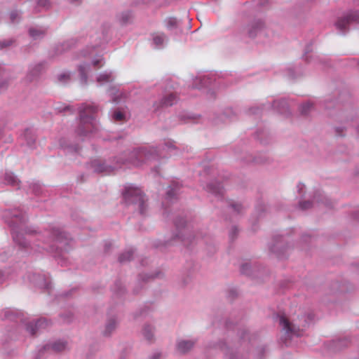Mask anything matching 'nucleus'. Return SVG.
I'll return each instance as SVG.
<instances>
[{
  "label": "nucleus",
  "mask_w": 359,
  "mask_h": 359,
  "mask_svg": "<svg viewBox=\"0 0 359 359\" xmlns=\"http://www.w3.org/2000/svg\"><path fill=\"white\" fill-rule=\"evenodd\" d=\"M6 222L11 228L14 242L27 253L47 252L54 255L62 266L65 264V252L69 249L72 239L60 228L53 224L42 231L25 228L27 217L20 209L5 212Z\"/></svg>",
  "instance_id": "1"
},
{
  "label": "nucleus",
  "mask_w": 359,
  "mask_h": 359,
  "mask_svg": "<svg viewBox=\"0 0 359 359\" xmlns=\"http://www.w3.org/2000/svg\"><path fill=\"white\" fill-rule=\"evenodd\" d=\"M175 149L174 143L170 140H168L163 144H161L157 147H143L125 152L124 156H127V158H121V161H118V165H108L105 162L95 159L91 161L90 166L95 172L109 174L123 164L128 163L133 166L139 167L148 161L164 158L166 156L164 151H171Z\"/></svg>",
  "instance_id": "2"
},
{
  "label": "nucleus",
  "mask_w": 359,
  "mask_h": 359,
  "mask_svg": "<svg viewBox=\"0 0 359 359\" xmlns=\"http://www.w3.org/2000/svg\"><path fill=\"white\" fill-rule=\"evenodd\" d=\"M98 111L94 103H84L79 107V123L76 133L82 139L98 130L99 124L95 116Z\"/></svg>",
  "instance_id": "3"
},
{
  "label": "nucleus",
  "mask_w": 359,
  "mask_h": 359,
  "mask_svg": "<svg viewBox=\"0 0 359 359\" xmlns=\"http://www.w3.org/2000/svg\"><path fill=\"white\" fill-rule=\"evenodd\" d=\"M313 319V315L312 313L304 314L292 321L290 320L285 316H278L279 325L285 336V339L283 341L285 345L286 346H289L287 339L302 336L303 330L309 325Z\"/></svg>",
  "instance_id": "4"
},
{
  "label": "nucleus",
  "mask_w": 359,
  "mask_h": 359,
  "mask_svg": "<svg viewBox=\"0 0 359 359\" xmlns=\"http://www.w3.org/2000/svg\"><path fill=\"white\" fill-rule=\"evenodd\" d=\"M174 223L176 233L174 234L172 241L166 242V245L171 244L172 241H181L184 245H189L195 240L196 233L191 222H188L184 217H180L176 218Z\"/></svg>",
  "instance_id": "5"
},
{
  "label": "nucleus",
  "mask_w": 359,
  "mask_h": 359,
  "mask_svg": "<svg viewBox=\"0 0 359 359\" xmlns=\"http://www.w3.org/2000/svg\"><path fill=\"white\" fill-rule=\"evenodd\" d=\"M123 195L128 205L134 204L137 205L140 214L144 215L146 213L147 198L140 189L133 185H128L126 187Z\"/></svg>",
  "instance_id": "6"
},
{
  "label": "nucleus",
  "mask_w": 359,
  "mask_h": 359,
  "mask_svg": "<svg viewBox=\"0 0 359 359\" xmlns=\"http://www.w3.org/2000/svg\"><path fill=\"white\" fill-rule=\"evenodd\" d=\"M359 23V12L350 11L335 22V27L341 34H345L348 31L351 24Z\"/></svg>",
  "instance_id": "7"
},
{
  "label": "nucleus",
  "mask_w": 359,
  "mask_h": 359,
  "mask_svg": "<svg viewBox=\"0 0 359 359\" xmlns=\"http://www.w3.org/2000/svg\"><path fill=\"white\" fill-rule=\"evenodd\" d=\"M288 250L289 245L286 240L284 237L279 236L274 237L273 243L269 247L270 252L278 259L285 258Z\"/></svg>",
  "instance_id": "8"
},
{
  "label": "nucleus",
  "mask_w": 359,
  "mask_h": 359,
  "mask_svg": "<svg viewBox=\"0 0 359 359\" xmlns=\"http://www.w3.org/2000/svg\"><path fill=\"white\" fill-rule=\"evenodd\" d=\"M313 201L320 203L328 208H331L334 205L333 201H332L327 196H324V194L321 193L320 191H318L315 193L313 196V201H300L299 203V207L302 210L310 209L313 206Z\"/></svg>",
  "instance_id": "9"
},
{
  "label": "nucleus",
  "mask_w": 359,
  "mask_h": 359,
  "mask_svg": "<svg viewBox=\"0 0 359 359\" xmlns=\"http://www.w3.org/2000/svg\"><path fill=\"white\" fill-rule=\"evenodd\" d=\"M198 342V338L180 339L176 341V351L180 354H186L193 350Z\"/></svg>",
  "instance_id": "10"
},
{
  "label": "nucleus",
  "mask_w": 359,
  "mask_h": 359,
  "mask_svg": "<svg viewBox=\"0 0 359 359\" xmlns=\"http://www.w3.org/2000/svg\"><path fill=\"white\" fill-rule=\"evenodd\" d=\"M206 77V76L203 75V95H205V98L208 100L211 101L216 97V92L215 90V88L217 86L215 83L216 80Z\"/></svg>",
  "instance_id": "11"
},
{
  "label": "nucleus",
  "mask_w": 359,
  "mask_h": 359,
  "mask_svg": "<svg viewBox=\"0 0 359 359\" xmlns=\"http://www.w3.org/2000/svg\"><path fill=\"white\" fill-rule=\"evenodd\" d=\"M264 22L262 20H255L247 27L248 35L250 38H255L264 32Z\"/></svg>",
  "instance_id": "12"
},
{
  "label": "nucleus",
  "mask_w": 359,
  "mask_h": 359,
  "mask_svg": "<svg viewBox=\"0 0 359 359\" xmlns=\"http://www.w3.org/2000/svg\"><path fill=\"white\" fill-rule=\"evenodd\" d=\"M49 325L50 322L46 318H40L36 321L28 323L26 325V330L31 335H34L38 332L48 327Z\"/></svg>",
  "instance_id": "13"
},
{
  "label": "nucleus",
  "mask_w": 359,
  "mask_h": 359,
  "mask_svg": "<svg viewBox=\"0 0 359 359\" xmlns=\"http://www.w3.org/2000/svg\"><path fill=\"white\" fill-rule=\"evenodd\" d=\"M29 278L30 281L36 287L45 289L49 288V278L45 273H34Z\"/></svg>",
  "instance_id": "14"
},
{
  "label": "nucleus",
  "mask_w": 359,
  "mask_h": 359,
  "mask_svg": "<svg viewBox=\"0 0 359 359\" xmlns=\"http://www.w3.org/2000/svg\"><path fill=\"white\" fill-rule=\"evenodd\" d=\"M168 41V39L164 33L156 32L151 35V46L155 49L163 48L166 46Z\"/></svg>",
  "instance_id": "15"
},
{
  "label": "nucleus",
  "mask_w": 359,
  "mask_h": 359,
  "mask_svg": "<svg viewBox=\"0 0 359 359\" xmlns=\"http://www.w3.org/2000/svg\"><path fill=\"white\" fill-rule=\"evenodd\" d=\"M45 69V63L39 62L32 64L29 66L28 73L27 74V79L29 81H32L39 76V75Z\"/></svg>",
  "instance_id": "16"
},
{
  "label": "nucleus",
  "mask_w": 359,
  "mask_h": 359,
  "mask_svg": "<svg viewBox=\"0 0 359 359\" xmlns=\"http://www.w3.org/2000/svg\"><path fill=\"white\" fill-rule=\"evenodd\" d=\"M29 36L34 40L42 39L48 32V27L45 26L31 27L29 30Z\"/></svg>",
  "instance_id": "17"
},
{
  "label": "nucleus",
  "mask_w": 359,
  "mask_h": 359,
  "mask_svg": "<svg viewBox=\"0 0 359 359\" xmlns=\"http://www.w3.org/2000/svg\"><path fill=\"white\" fill-rule=\"evenodd\" d=\"M272 107L276 109L280 114H284L285 116L290 114L288 103L285 99H280L273 101Z\"/></svg>",
  "instance_id": "18"
},
{
  "label": "nucleus",
  "mask_w": 359,
  "mask_h": 359,
  "mask_svg": "<svg viewBox=\"0 0 359 359\" xmlns=\"http://www.w3.org/2000/svg\"><path fill=\"white\" fill-rule=\"evenodd\" d=\"M74 43L75 41L74 39H69L56 45L53 49L54 53L53 54V56H57L62 54L74 46Z\"/></svg>",
  "instance_id": "19"
},
{
  "label": "nucleus",
  "mask_w": 359,
  "mask_h": 359,
  "mask_svg": "<svg viewBox=\"0 0 359 359\" xmlns=\"http://www.w3.org/2000/svg\"><path fill=\"white\" fill-rule=\"evenodd\" d=\"M118 325V321L116 317L112 316L107 318L104 328L103 330V334L105 337L110 336L113 332L115 331Z\"/></svg>",
  "instance_id": "20"
},
{
  "label": "nucleus",
  "mask_w": 359,
  "mask_h": 359,
  "mask_svg": "<svg viewBox=\"0 0 359 359\" xmlns=\"http://www.w3.org/2000/svg\"><path fill=\"white\" fill-rule=\"evenodd\" d=\"M115 79V75L111 71H104L99 74L96 78L97 82L99 85L102 86L107 83H111Z\"/></svg>",
  "instance_id": "21"
},
{
  "label": "nucleus",
  "mask_w": 359,
  "mask_h": 359,
  "mask_svg": "<svg viewBox=\"0 0 359 359\" xmlns=\"http://www.w3.org/2000/svg\"><path fill=\"white\" fill-rule=\"evenodd\" d=\"M208 191L216 196L222 197L224 195V187L217 182H211L207 186Z\"/></svg>",
  "instance_id": "22"
},
{
  "label": "nucleus",
  "mask_w": 359,
  "mask_h": 359,
  "mask_svg": "<svg viewBox=\"0 0 359 359\" xmlns=\"http://www.w3.org/2000/svg\"><path fill=\"white\" fill-rule=\"evenodd\" d=\"M180 189V185L178 183L174 182L170 187L169 189L166 192L165 199L168 201H172L176 199Z\"/></svg>",
  "instance_id": "23"
},
{
  "label": "nucleus",
  "mask_w": 359,
  "mask_h": 359,
  "mask_svg": "<svg viewBox=\"0 0 359 359\" xmlns=\"http://www.w3.org/2000/svg\"><path fill=\"white\" fill-rule=\"evenodd\" d=\"M90 65L84 63L79 66V72L80 74V83L81 85H86L88 82L87 73L89 71Z\"/></svg>",
  "instance_id": "24"
},
{
  "label": "nucleus",
  "mask_w": 359,
  "mask_h": 359,
  "mask_svg": "<svg viewBox=\"0 0 359 359\" xmlns=\"http://www.w3.org/2000/svg\"><path fill=\"white\" fill-rule=\"evenodd\" d=\"M177 101V97L175 94L170 93L165 95L161 101L160 107H170L175 104ZM159 106L156 107L157 109Z\"/></svg>",
  "instance_id": "25"
},
{
  "label": "nucleus",
  "mask_w": 359,
  "mask_h": 359,
  "mask_svg": "<svg viewBox=\"0 0 359 359\" xmlns=\"http://www.w3.org/2000/svg\"><path fill=\"white\" fill-rule=\"evenodd\" d=\"M60 146L67 153L78 152L79 147L77 144H72L67 142L66 139H61L60 140Z\"/></svg>",
  "instance_id": "26"
},
{
  "label": "nucleus",
  "mask_w": 359,
  "mask_h": 359,
  "mask_svg": "<svg viewBox=\"0 0 359 359\" xmlns=\"http://www.w3.org/2000/svg\"><path fill=\"white\" fill-rule=\"evenodd\" d=\"M142 334L146 340L152 341L154 336V327L150 325H144L142 329Z\"/></svg>",
  "instance_id": "27"
},
{
  "label": "nucleus",
  "mask_w": 359,
  "mask_h": 359,
  "mask_svg": "<svg viewBox=\"0 0 359 359\" xmlns=\"http://www.w3.org/2000/svg\"><path fill=\"white\" fill-rule=\"evenodd\" d=\"M4 180L6 183L13 187H18L20 182L18 178L11 172H6Z\"/></svg>",
  "instance_id": "28"
},
{
  "label": "nucleus",
  "mask_w": 359,
  "mask_h": 359,
  "mask_svg": "<svg viewBox=\"0 0 359 359\" xmlns=\"http://www.w3.org/2000/svg\"><path fill=\"white\" fill-rule=\"evenodd\" d=\"M133 18L130 11H125L117 15V19L121 24H126L130 22Z\"/></svg>",
  "instance_id": "29"
},
{
  "label": "nucleus",
  "mask_w": 359,
  "mask_h": 359,
  "mask_svg": "<svg viewBox=\"0 0 359 359\" xmlns=\"http://www.w3.org/2000/svg\"><path fill=\"white\" fill-rule=\"evenodd\" d=\"M36 4V11H46L50 8L51 3L50 0H34Z\"/></svg>",
  "instance_id": "30"
},
{
  "label": "nucleus",
  "mask_w": 359,
  "mask_h": 359,
  "mask_svg": "<svg viewBox=\"0 0 359 359\" xmlns=\"http://www.w3.org/2000/svg\"><path fill=\"white\" fill-rule=\"evenodd\" d=\"M71 79V72H62L57 76V81L60 84H66Z\"/></svg>",
  "instance_id": "31"
},
{
  "label": "nucleus",
  "mask_w": 359,
  "mask_h": 359,
  "mask_svg": "<svg viewBox=\"0 0 359 359\" xmlns=\"http://www.w3.org/2000/svg\"><path fill=\"white\" fill-rule=\"evenodd\" d=\"M29 191L35 195H39L42 193L43 187L38 182H32L29 185Z\"/></svg>",
  "instance_id": "32"
},
{
  "label": "nucleus",
  "mask_w": 359,
  "mask_h": 359,
  "mask_svg": "<svg viewBox=\"0 0 359 359\" xmlns=\"http://www.w3.org/2000/svg\"><path fill=\"white\" fill-rule=\"evenodd\" d=\"M67 347V344L64 341H57L51 344V349L55 352L65 351Z\"/></svg>",
  "instance_id": "33"
},
{
  "label": "nucleus",
  "mask_w": 359,
  "mask_h": 359,
  "mask_svg": "<svg viewBox=\"0 0 359 359\" xmlns=\"http://www.w3.org/2000/svg\"><path fill=\"white\" fill-rule=\"evenodd\" d=\"M222 348L227 359H242L240 356L236 355V353L234 352L232 348H229L226 344H224Z\"/></svg>",
  "instance_id": "34"
},
{
  "label": "nucleus",
  "mask_w": 359,
  "mask_h": 359,
  "mask_svg": "<svg viewBox=\"0 0 359 359\" xmlns=\"http://www.w3.org/2000/svg\"><path fill=\"white\" fill-rule=\"evenodd\" d=\"M133 253H134V251L132 249L123 252L121 255H120V256L118 257L119 262L123 263V262L130 261L131 259V258L133 257Z\"/></svg>",
  "instance_id": "35"
},
{
  "label": "nucleus",
  "mask_w": 359,
  "mask_h": 359,
  "mask_svg": "<svg viewBox=\"0 0 359 359\" xmlns=\"http://www.w3.org/2000/svg\"><path fill=\"white\" fill-rule=\"evenodd\" d=\"M4 317L6 319L11 320H17L19 317L18 313L11 309H7L4 311Z\"/></svg>",
  "instance_id": "36"
},
{
  "label": "nucleus",
  "mask_w": 359,
  "mask_h": 359,
  "mask_svg": "<svg viewBox=\"0 0 359 359\" xmlns=\"http://www.w3.org/2000/svg\"><path fill=\"white\" fill-rule=\"evenodd\" d=\"M313 104L311 102H306L300 106L299 110L302 115H307L311 110Z\"/></svg>",
  "instance_id": "37"
},
{
  "label": "nucleus",
  "mask_w": 359,
  "mask_h": 359,
  "mask_svg": "<svg viewBox=\"0 0 359 359\" xmlns=\"http://www.w3.org/2000/svg\"><path fill=\"white\" fill-rule=\"evenodd\" d=\"M180 21L175 18H169L166 20V26L168 29H172L175 27H178Z\"/></svg>",
  "instance_id": "38"
},
{
  "label": "nucleus",
  "mask_w": 359,
  "mask_h": 359,
  "mask_svg": "<svg viewBox=\"0 0 359 359\" xmlns=\"http://www.w3.org/2000/svg\"><path fill=\"white\" fill-rule=\"evenodd\" d=\"M25 139L27 145L31 149L34 148L35 144V137L29 133H26Z\"/></svg>",
  "instance_id": "39"
},
{
  "label": "nucleus",
  "mask_w": 359,
  "mask_h": 359,
  "mask_svg": "<svg viewBox=\"0 0 359 359\" xmlns=\"http://www.w3.org/2000/svg\"><path fill=\"white\" fill-rule=\"evenodd\" d=\"M20 19V13L18 11H13L10 13V20L12 23L18 22Z\"/></svg>",
  "instance_id": "40"
},
{
  "label": "nucleus",
  "mask_w": 359,
  "mask_h": 359,
  "mask_svg": "<svg viewBox=\"0 0 359 359\" xmlns=\"http://www.w3.org/2000/svg\"><path fill=\"white\" fill-rule=\"evenodd\" d=\"M348 343V341L346 339H339L337 341H333L334 347L337 349H339L342 347L346 346Z\"/></svg>",
  "instance_id": "41"
},
{
  "label": "nucleus",
  "mask_w": 359,
  "mask_h": 359,
  "mask_svg": "<svg viewBox=\"0 0 359 359\" xmlns=\"http://www.w3.org/2000/svg\"><path fill=\"white\" fill-rule=\"evenodd\" d=\"M267 351L266 346L259 347L256 349L255 356L257 359H263L264 353Z\"/></svg>",
  "instance_id": "42"
},
{
  "label": "nucleus",
  "mask_w": 359,
  "mask_h": 359,
  "mask_svg": "<svg viewBox=\"0 0 359 359\" xmlns=\"http://www.w3.org/2000/svg\"><path fill=\"white\" fill-rule=\"evenodd\" d=\"M125 115L120 111H116L112 114V119L116 121H120L123 120Z\"/></svg>",
  "instance_id": "43"
},
{
  "label": "nucleus",
  "mask_w": 359,
  "mask_h": 359,
  "mask_svg": "<svg viewBox=\"0 0 359 359\" xmlns=\"http://www.w3.org/2000/svg\"><path fill=\"white\" fill-rule=\"evenodd\" d=\"M250 268H251V266L250 264L245 263V264H242L241 266V272L243 274L250 276Z\"/></svg>",
  "instance_id": "44"
},
{
  "label": "nucleus",
  "mask_w": 359,
  "mask_h": 359,
  "mask_svg": "<svg viewBox=\"0 0 359 359\" xmlns=\"http://www.w3.org/2000/svg\"><path fill=\"white\" fill-rule=\"evenodd\" d=\"M13 43V40L11 39L0 41V49L10 46Z\"/></svg>",
  "instance_id": "45"
},
{
  "label": "nucleus",
  "mask_w": 359,
  "mask_h": 359,
  "mask_svg": "<svg viewBox=\"0 0 359 359\" xmlns=\"http://www.w3.org/2000/svg\"><path fill=\"white\" fill-rule=\"evenodd\" d=\"M93 65L95 67H100L103 65V57L102 56H98L97 58L94 59L92 62Z\"/></svg>",
  "instance_id": "46"
},
{
  "label": "nucleus",
  "mask_w": 359,
  "mask_h": 359,
  "mask_svg": "<svg viewBox=\"0 0 359 359\" xmlns=\"http://www.w3.org/2000/svg\"><path fill=\"white\" fill-rule=\"evenodd\" d=\"M231 207L238 214L242 212V211L243 210V206L241 204H240V203H232V204H231Z\"/></svg>",
  "instance_id": "47"
},
{
  "label": "nucleus",
  "mask_w": 359,
  "mask_h": 359,
  "mask_svg": "<svg viewBox=\"0 0 359 359\" xmlns=\"http://www.w3.org/2000/svg\"><path fill=\"white\" fill-rule=\"evenodd\" d=\"M160 275H161V273H157L155 275H153V274L152 275H149V276H147V275H140V278L142 280H149V279H153L155 277H159Z\"/></svg>",
  "instance_id": "48"
},
{
  "label": "nucleus",
  "mask_w": 359,
  "mask_h": 359,
  "mask_svg": "<svg viewBox=\"0 0 359 359\" xmlns=\"http://www.w3.org/2000/svg\"><path fill=\"white\" fill-rule=\"evenodd\" d=\"M311 51V46H308L306 48V50H305L304 55V56H303L304 60L306 62H310L309 59L311 57V56H309V55H308V54H309Z\"/></svg>",
  "instance_id": "49"
},
{
  "label": "nucleus",
  "mask_w": 359,
  "mask_h": 359,
  "mask_svg": "<svg viewBox=\"0 0 359 359\" xmlns=\"http://www.w3.org/2000/svg\"><path fill=\"white\" fill-rule=\"evenodd\" d=\"M227 114H228V111H226L224 112L223 114H222L221 115H219L218 120L215 121V123L218 124L220 121L224 122L226 121V119L228 118Z\"/></svg>",
  "instance_id": "50"
},
{
  "label": "nucleus",
  "mask_w": 359,
  "mask_h": 359,
  "mask_svg": "<svg viewBox=\"0 0 359 359\" xmlns=\"http://www.w3.org/2000/svg\"><path fill=\"white\" fill-rule=\"evenodd\" d=\"M238 233V229L236 226H233L231 229V231L229 233V237L231 240H233L236 236Z\"/></svg>",
  "instance_id": "51"
},
{
  "label": "nucleus",
  "mask_w": 359,
  "mask_h": 359,
  "mask_svg": "<svg viewBox=\"0 0 359 359\" xmlns=\"http://www.w3.org/2000/svg\"><path fill=\"white\" fill-rule=\"evenodd\" d=\"M99 39V41L95 42V43L93 45L94 47L100 46L101 43H102L105 41V38H104L103 34H102L99 36L96 37V39Z\"/></svg>",
  "instance_id": "52"
},
{
  "label": "nucleus",
  "mask_w": 359,
  "mask_h": 359,
  "mask_svg": "<svg viewBox=\"0 0 359 359\" xmlns=\"http://www.w3.org/2000/svg\"><path fill=\"white\" fill-rule=\"evenodd\" d=\"M161 357V354L159 352L153 353L148 359H160Z\"/></svg>",
  "instance_id": "53"
},
{
  "label": "nucleus",
  "mask_w": 359,
  "mask_h": 359,
  "mask_svg": "<svg viewBox=\"0 0 359 359\" xmlns=\"http://www.w3.org/2000/svg\"><path fill=\"white\" fill-rule=\"evenodd\" d=\"M241 335V338L244 341L245 338H248V332L245 330H241V333L239 334Z\"/></svg>",
  "instance_id": "54"
},
{
  "label": "nucleus",
  "mask_w": 359,
  "mask_h": 359,
  "mask_svg": "<svg viewBox=\"0 0 359 359\" xmlns=\"http://www.w3.org/2000/svg\"><path fill=\"white\" fill-rule=\"evenodd\" d=\"M250 113L252 114H257L260 112L261 109L259 107H252L249 109Z\"/></svg>",
  "instance_id": "55"
},
{
  "label": "nucleus",
  "mask_w": 359,
  "mask_h": 359,
  "mask_svg": "<svg viewBox=\"0 0 359 359\" xmlns=\"http://www.w3.org/2000/svg\"><path fill=\"white\" fill-rule=\"evenodd\" d=\"M7 75V72L4 66L0 65V79Z\"/></svg>",
  "instance_id": "56"
},
{
  "label": "nucleus",
  "mask_w": 359,
  "mask_h": 359,
  "mask_svg": "<svg viewBox=\"0 0 359 359\" xmlns=\"http://www.w3.org/2000/svg\"><path fill=\"white\" fill-rule=\"evenodd\" d=\"M287 73H288V76L290 79H294L295 78L294 69L292 67H290V68L287 69Z\"/></svg>",
  "instance_id": "57"
},
{
  "label": "nucleus",
  "mask_w": 359,
  "mask_h": 359,
  "mask_svg": "<svg viewBox=\"0 0 359 359\" xmlns=\"http://www.w3.org/2000/svg\"><path fill=\"white\" fill-rule=\"evenodd\" d=\"M335 130H336L337 135H339V136L344 135V134H343L344 128H341V127L336 128Z\"/></svg>",
  "instance_id": "58"
},
{
  "label": "nucleus",
  "mask_w": 359,
  "mask_h": 359,
  "mask_svg": "<svg viewBox=\"0 0 359 359\" xmlns=\"http://www.w3.org/2000/svg\"><path fill=\"white\" fill-rule=\"evenodd\" d=\"M8 80H4L2 81H0V89H3L7 87L8 86Z\"/></svg>",
  "instance_id": "59"
},
{
  "label": "nucleus",
  "mask_w": 359,
  "mask_h": 359,
  "mask_svg": "<svg viewBox=\"0 0 359 359\" xmlns=\"http://www.w3.org/2000/svg\"><path fill=\"white\" fill-rule=\"evenodd\" d=\"M305 185L303 183L299 182L297 185L298 191L299 194L302 193V190L304 189Z\"/></svg>",
  "instance_id": "60"
},
{
  "label": "nucleus",
  "mask_w": 359,
  "mask_h": 359,
  "mask_svg": "<svg viewBox=\"0 0 359 359\" xmlns=\"http://www.w3.org/2000/svg\"><path fill=\"white\" fill-rule=\"evenodd\" d=\"M233 324V323L229 320H226L225 323V325L228 329L232 328Z\"/></svg>",
  "instance_id": "61"
},
{
  "label": "nucleus",
  "mask_w": 359,
  "mask_h": 359,
  "mask_svg": "<svg viewBox=\"0 0 359 359\" xmlns=\"http://www.w3.org/2000/svg\"><path fill=\"white\" fill-rule=\"evenodd\" d=\"M4 280H5V276L3 273L0 272V284L4 283Z\"/></svg>",
  "instance_id": "62"
},
{
  "label": "nucleus",
  "mask_w": 359,
  "mask_h": 359,
  "mask_svg": "<svg viewBox=\"0 0 359 359\" xmlns=\"http://www.w3.org/2000/svg\"><path fill=\"white\" fill-rule=\"evenodd\" d=\"M70 3L74 4H80L82 1V0H69Z\"/></svg>",
  "instance_id": "63"
},
{
  "label": "nucleus",
  "mask_w": 359,
  "mask_h": 359,
  "mask_svg": "<svg viewBox=\"0 0 359 359\" xmlns=\"http://www.w3.org/2000/svg\"><path fill=\"white\" fill-rule=\"evenodd\" d=\"M307 237H309V238H310V236H309V235H307V234H304V235L302 236V239H303L304 241H306V238H307Z\"/></svg>",
  "instance_id": "64"
}]
</instances>
